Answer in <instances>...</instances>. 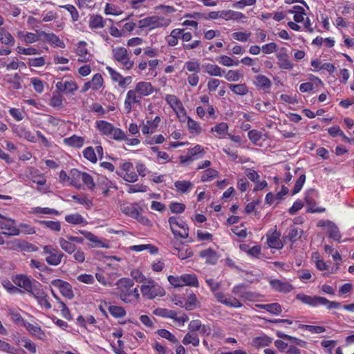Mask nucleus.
Wrapping results in <instances>:
<instances>
[{
  "label": "nucleus",
  "instance_id": "e433bc0d",
  "mask_svg": "<svg viewBox=\"0 0 354 354\" xmlns=\"http://www.w3.org/2000/svg\"><path fill=\"white\" fill-rule=\"evenodd\" d=\"M109 311L112 316L116 318L122 317L126 315V312L122 307L117 306H110Z\"/></svg>",
  "mask_w": 354,
  "mask_h": 354
},
{
  "label": "nucleus",
  "instance_id": "680f3d73",
  "mask_svg": "<svg viewBox=\"0 0 354 354\" xmlns=\"http://www.w3.org/2000/svg\"><path fill=\"white\" fill-rule=\"evenodd\" d=\"M3 284V286L10 293H21V294L24 293L23 290H21L18 287L13 286L9 281H5Z\"/></svg>",
  "mask_w": 354,
  "mask_h": 354
},
{
  "label": "nucleus",
  "instance_id": "f704fd0d",
  "mask_svg": "<svg viewBox=\"0 0 354 354\" xmlns=\"http://www.w3.org/2000/svg\"><path fill=\"white\" fill-rule=\"evenodd\" d=\"M86 43L85 41H80L78 43V46L76 49L77 54L80 56L83 57L82 59H79L80 62H87L88 61V59H86L85 56L88 54L87 48H86Z\"/></svg>",
  "mask_w": 354,
  "mask_h": 354
},
{
  "label": "nucleus",
  "instance_id": "864d4df0",
  "mask_svg": "<svg viewBox=\"0 0 354 354\" xmlns=\"http://www.w3.org/2000/svg\"><path fill=\"white\" fill-rule=\"evenodd\" d=\"M110 136L116 140H124L125 139L126 135L124 132L122 131L120 129L113 127Z\"/></svg>",
  "mask_w": 354,
  "mask_h": 354
},
{
  "label": "nucleus",
  "instance_id": "5701e85b",
  "mask_svg": "<svg viewBox=\"0 0 354 354\" xmlns=\"http://www.w3.org/2000/svg\"><path fill=\"white\" fill-rule=\"evenodd\" d=\"M28 292H30L37 300L44 297L47 295L41 288V285L37 281L33 282V286Z\"/></svg>",
  "mask_w": 354,
  "mask_h": 354
},
{
  "label": "nucleus",
  "instance_id": "6ab92c4d",
  "mask_svg": "<svg viewBox=\"0 0 354 354\" xmlns=\"http://www.w3.org/2000/svg\"><path fill=\"white\" fill-rule=\"evenodd\" d=\"M24 326L32 335L37 337L38 339H43L45 337L44 333L38 325L24 322Z\"/></svg>",
  "mask_w": 354,
  "mask_h": 354
},
{
  "label": "nucleus",
  "instance_id": "4c0bfd02",
  "mask_svg": "<svg viewBox=\"0 0 354 354\" xmlns=\"http://www.w3.org/2000/svg\"><path fill=\"white\" fill-rule=\"evenodd\" d=\"M77 177L82 179L85 185L90 188H93L95 186L93 178L88 174L84 172L77 171Z\"/></svg>",
  "mask_w": 354,
  "mask_h": 354
},
{
  "label": "nucleus",
  "instance_id": "774afa93",
  "mask_svg": "<svg viewBox=\"0 0 354 354\" xmlns=\"http://www.w3.org/2000/svg\"><path fill=\"white\" fill-rule=\"evenodd\" d=\"M261 137V133L257 130H252L248 132L249 139L254 143L260 140Z\"/></svg>",
  "mask_w": 354,
  "mask_h": 354
},
{
  "label": "nucleus",
  "instance_id": "ddd939ff",
  "mask_svg": "<svg viewBox=\"0 0 354 354\" xmlns=\"http://www.w3.org/2000/svg\"><path fill=\"white\" fill-rule=\"evenodd\" d=\"M39 35L40 36H43L42 39L44 41L50 43L59 48L65 47L64 41L53 33H46L44 31H40Z\"/></svg>",
  "mask_w": 354,
  "mask_h": 354
},
{
  "label": "nucleus",
  "instance_id": "49530a36",
  "mask_svg": "<svg viewBox=\"0 0 354 354\" xmlns=\"http://www.w3.org/2000/svg\"><path fill=\"white\" fill-rule=\"evenodd\" d=\"M81 233L84 236V237L86 239H87L90 241L94 243H95L94 246L96 247V246L102 245V247H104V245H102V241L100 240H99L98 238L95 235L92 234L91 232H86V231H82Z\"/></svg>",
  "mask_w": 354,
  "mask_h": 354
},
{
  "label": "nucleus",
  "instance_id": "0eeeda50",
  "mask_svg": "<svg viewBox=\"0 0 354 354\" xmlns=\"http://www.w3.org/2000/svg\"><path fill=\"white\" fill-rule=\"evenodd\" d=\"M0 230L1 234L8 236L19 235L20 232L15 226V221L0 214Z\"/></svg>",
  "mask_w": 354,
  "mask_h": 354
},
{
  "label": "nucleus",
  "instance_id": "72a5a7b5",
  "mask_svg": "<svg viewBox=\"0 0 354 354\" xmlns=\"http://www.w3.org/2000/svg\"><path fill=\"white\" fill-rule=\"evenodd\" d=\"M89 26L91 28H102L104 27V21L100 15L93 16L89 21Z\"/></svg>",
  "mask_w": 354,
  "mask_h": 354
},
{
  "label": "nucleus",
  "instance_id": "f03ea898",
  "mask_svg": "<svg viewBox=\"0 0 354 354\" xmlns=\"http://www.w3.org/2000/svg\"><path fill=\"white\" fill-rule=\"evenodd\" d=\"M296 298L304 304L316 306L317 305L326 306L328 309L338 308L340 307V303L337 301H330L325 297L314 296L311 297L304 294H298Z\"/></svg>",
  "mask_w": 354,
  "mask_h": 354
},
{
  "label": "nucleus",
  "instance_id": "1a4fd4ad",
  "mask_svg": "<svg viewBox=\"0 0 354 354\" xmlns=\"http://www.w3.org/2000/svg\"><path fill=\"white\" fill-rule=\"evenodd\" d=\"M51 283L55 287L59 289L60 292L64 297L70 299L73 298L74 294L72 290V287L68 282L64 281L61 279H55L52 281Z\"/></svg>",
  "mask_w": 354,
  "mask_h": 354
},
{
  "label": "nucleus",
  "instance_id": "4d7b16f0",
  "mask_svg": "<svg viewBox=\"0 0 354 354\" xmlns=\"http://www.w3.org/2000/svg\"><path fill=\"white\" fill-rule=\"evenodd\" d=\"M306 180V176L301 174L297 180L295 187L292 189V194H297L302 188Z\"/></svg>",
  "mask_w": 354,
  "mask_h": 354
},
{
  "label": "nucleus",
  "instance_id": "9b49d317",
  "mask_svg": "<svg viewBox=\"0 0 354 354\" xmlns=\"http://www.w3.org/2000/svg\"><path fill=\"white\" fill-rule=\"evenodd\" d=\"M270 285L274 290L283 293L289 292L293 289V286L290 283L279 279L270 280Z\"/></svg>",
  "mask_w": 354,
  "mask_h": 354
},
{
  "label": "nucleus",
  "instance_id": "69168bd1",
  "mask_svg": "<svg viewBox=\"0 0 354 354\" xmlns=\"http://www.w3.org/2000/svg\"><path fill=\"white\" fill-rule=\"evenodd\" d=\"M277 46L275 43L271 42L263 45L261 48L262 51L266 54H270L277 50Z\"/></svg>",
  "mask_w": 354,
  "mask_h": 354
},
{
  "label": "nucleus",
  "instance_id": "c03bdc74",
  "mask_svg": "<svg viewBox=\"0 0 354 354\" xmlns=\"http://www.w3.org/2000/svg\"><path fill=\"white\" fill-rule=\"evenodd\" d=\"M157 333L162 337L169 340L172 343H178V339L169 331L165 329L158 330Z\"/></svg>",
  "mask_w": 354,
  "mask_h": 354
},
{
  "label": "nucleus",
  "instance_id": "39448f33",
  "mask_svg": "<svg viewBox=\"0 0 354 354\" xmlns=\"http://www.w3.org/2000/svg\"><path fill=\"white\" fill-rule=\"evenodd\" d=\"M169 223L175 239L177 236L182 239H186L189 236V227L185 221H178L176 217L171 216L169 218Z\"/></svg>",
  "mask_w": 354,
  "mask_h": 354
},
{
  "label": "nucleus",
  "instance_id": "3c124183",
  "mask_svg": "<svg viewBox=\"0 0 354 354\" xmlns=\"http://www.w3.org/2000/svg\"><path fill=\"white\" fill-rule=\"evenodd\" d=\"M293 9L297 10L295 14L294 20L297 23L303 21L304 19V16L306 15L304 8L299 6H295L293 7Z\"/></svg>",
  "mask_w": 354,
  "mask_h": 354
},
{
  "label": "nucleus",
  "instance_id": "7ed1b4c3",
  "mask_svg": "<svg viewBox=\"0 0 354 354\" xmlns=\"http://www.w3.org/2000/svg\"><path fill=\"white\" fill-rule=\"evenodd\" d=\"M114 60L118 62L124 70L133 68L134 62L130 59L127 50L123 47H116L112 50Z\"/></svg>",
  "mask_w": 354,
  "mask_h": 354
},
{
  "label": "nucleus",
  "instance_id": "a19ab883",
  "mask_svg": "<svg viewBox=\"0 0 354 354\" xmlns=\"http://www.w3.org/2000/svg\"><path fill=\"white\" fill-rule=\"evenodd\" d=\"M83 154L84 158H86L88 160L91 161V162L95 163L97 162L96 154L92 147H86L84 150Z\"/></svg>",
  "mask_w": 354,
  "mask_h": 354
},
{
  "label": "nucleus",
  "instance_id": "393cba45",
  "mask_svg": "<svg viewBox=\"0 0 354 354\" xmlns=\"http://www.w3.org/2000/svg\"><path fill=\"white\" fill-rule=\"evenodd\" d=\"M254 84L262 89H269L272 85L271 81L263 75L256 76Z\"/></svg>",
  "mask_w": 354,
  "mask_h": 354
},
{
  "label": "nucleus",
  "instance_id": "4be33fe9",
  "mask_svg": "<svg viewBox=\"0 0 354 354\" xmlns=\"http://www.w3.org/2000/svg\"><path fill=\"white\" fill-rule=\"evenodd\" d=\"M58 241L61 248L66 252L72 254L76 250L75 245L73 244L71 241H68L67 238L65 239L61 237L58 239Z\"/></svg>",
  "mask_w": 354,
  "mask_h": 354
},
{
  "label": "nucleus",
  "instance_id": "37998d69",
  "mask_svg": "<svg viewBox=\"0 0 354 354\" xmlns=\"http://www.w3.org/2000/svg\"><path fill=\"white\" fill-rule=\"evenodd\" d=\"M218 176V171L214 169H207L204 171L201 176V180L203 182L209 181Z\"/></svg>",
  "mask_w": 354,
  "mask_h": 354
},
{
  "label": "nucleus",
  "instance_id": "5fc2aeb1",
  "mask_svg": "<svg viewBox=\"0 0 354 354\" xmlns=\"http://www.w3.org/2000/svg\"><path fill=\"white\" fill-rule=\"evenodd\" d=\"M45 227L54 230V231H59L61 230V225L59 221H41Z\"/></svg>",
  "mask_w": 354,
  "mask_h": 354
},
{
  "label": "nucleus",
  "instance_id": "a211bd4d",
  "mask_svg": "<svg viewBox=\"0 0 354 354\" xmlns=\"http://www.w3.org/2000/svg\"><path fill=\"white\" fill-rule=\"evenodd\" d=\"M96 128L103 135L110 136L113 131V126L106 121L100 120L96 122Z\"/></svg>",
  "mask_w": 354,
  "mask_h": 354
},
{
  "label": "nucleus",
  "instance_id": "cd10ccee",
  "mask_svg": "<svg viewBox=\"0 0 354 354\" xmlns=\"http://www.w3.org/2000/svg\"><path fill=\"white\" fill-rule=\"evenodd\" d=\"M174 185L177 191L180 193L185 194L191 188L194 187V185L187 180H178L175 182Z\"/></svg>",
  "mask_w": 354,
  "mask_h": 354
},
{
  "label": "nucleus",
  "instance_id": "6e6d98bb",
  "mask_svg": "<svg viewBox=\"0 0 354 354\" xmlns=\"http://www.w3.org/2000/svg\"><path fill=\"white\" fill-rule=\"evenodd\" d=\"M306 201L307 205L309 206L308 212H310L312 213H315V212L321 213V212H324L326 210L324 207L315 208V202L308 198H306Z\"/></svg>",
  "mask_w": 354,
  "mask_h": 354
},
{
  "label": "nucleus",
  "instance_id": "79ce46f5",
  "mask_svg": "<svg viewBox=\"0 0 354 354\" xmlns=\"http://www.w3.org/2000/svg\"><path fill=\"white\" fill-rule=\"evenodd\" d=\"M230 88L234 93L238 95H245L248 91L244 84H230Z\"/></svg>",
  "mask_w": 354,
  "mask_h": 354
},
{
  "label": "nucleus",
  "instance_id": "dca6fc26",
  "mask_svg": "<svg viewBox=\"0 0 354 354\" xmlns=\"http://www.w3.org/2000/svg\"><path fill=\"white\" fill-rule=\"evenodd\" d=\"M77 84L73 81L58 82L56 84V88L59 91L65 93H73L77 90Z\"/></svg>",
  "mask_w": 354,
  "mask_h": 354
},
{
  "label": "nucleus",
  "instance_id": "f3484780",
  "mask_svg": "<svg viewBox=\"0 0 354 354\" xmlns=\"http://www.w3.org/2000/svg\"><path fill=\"white\" fill-rule=\"evenodd\" d=\"M280 233L275 230L272 235L268 237L267 243L269 247L276 249H281L283 248V244L280 240Z\"/></svg>",
  "mask_w": 354,
  "mask_h": 354
},
{
  "label": "nucleus",
  "instance_id": "e2e57ef3",
  "mask_svg": "<svg viewBox=\"0 0 354 354\" xmlns=\"http://www.w3.org/2000/svg\"><path fill=\"white\" fill-rule=\"evenodd\" d=\"M221 63L226 66H237L239 64V61L234 62L232 58L227 55L221 56Z\"/></svg>",
  "mask_w": 354,
  "mask_h": 354
},
{
  "label": "nucleus",
  "instance_id": "c85d7f7f",
  "mask_svg": "<svg viewBox=\"0 0 354 354\" xmlns=\"http://www.w3.org/2000/svg\"><path fill=\"white\" fill-rule=\"evenodd\" d=\"M181 280L183 281V285L189 286L193 287L198 286V281L195 274H183L181 276Z\"/></svg>",
  "mask_w": 354,
  "mask_h": 354
},
{
  "label": "nucleus",
  "instance_id": "6e6552de",
  "mask_svg": "<svg viewBox=\"0 0 354 354\" xmlns=\"http://www.w3.org/2000/svg\"><path fill=\"white\" fill-rule=\"evenodd\" d=\"M133 91L137 93V95L142 100L143 97L150 95L154 91L153 86L149 82H138Z\"/></svg>",
  "mask_w": 354,
  "mask_h": 354
},
{
  "label": "nucleus",
  "instance_id": "c756f323",
  "mask_svg": "<svg viewBox=\"0 0 354 354\" xmlns=\"http://www.w3.org/2000/svg\"><path fill=\"white\" fill-rule=\"evenodd\" d=\"M203 67L205 70V72L212 76L221 77L222 75V69L217 65L207 64L203 65Z\"/></svg>",
  "mask_w": 354,
  "mask_h": 354
},
{
  "label": "nucleus",
  "instance_id": "bf43d9fd",
  "mask_svg": "<svg viewBox=\"0 0 354 354\" xmlns=\"http://www.w3.org/2000/svg\"><path fill=\"white\" fill-rule=\"evenodd\" d=\"M228 129V125L225 122H221L217 125H216L214 128L212 129V131H216L218 135L223 136L224 135Z\"/></svg>",
  "mask_w": 354,
  "mask_h": 354
},
{
  "label": "nucleus",
  "instance_id": "2f4dec72",
  "mask_svg": "<svg viewBox=\"0 0 354 354\" xmlns=\"http://www.w3.org/2000/svg\"><path fill=\"white\" fill-rule=\"evenodd\" d=\"M199 338L194 333H188L185 335L183 339V343L185 345L192 344L194 346H197L199 344Z\"/></svg>",
  "mask_w": 354,
  "mask_h": 354
},
{
  "label": "nucleus",
  "instance_id": "bb28decb",
  "mask_svg": "<svg viewBox=\"0 0 354 354\" xmlns=\"http://www.w3.org/2000/svg\"><path fill=\"white\" fill-rule=\"evenodd\" d=\"M153 282L152 281H149L147 285H143L141 287V292L142 295L147 299H153L156 294L153 291Z\"/></svg>",
  "mask_w": 354,
  "mask_h": 354
},
{
  "label": "nucleus",
  "instance_id": "a18cd8bd",
  "mask_svg": "<svg viewBox=\"0 0 354 354\" xmlns=\"http://www.w3.org/2000/svg\"><path fill=\"white\" fill-rule=\"evenodd\" d=\"M91 85H92V89L93 90H98L103 84V78L102 75L99 73L95 74L93 77L92 80L91 81Z\"/></svg>",
  "mask_w": 354,
  "mask_h": 354
},
{
  "label": "nucleus",
  "instance_id": "4468645a",
  "mask_svg": "<svg viewBox=\"0 0 354 354\" xmlns=\"http://www.w3.org/2000/svg\"><path fill=\"white\" fill-rule=\"evenodd\" d=\"M14 283L19 288H24L26 291L29 292L33 286V283L30 279L25 275L16 276Z\"/></svg>",
  "mask_w": 354,
  "mask_h": 354
},
{
  "label": "nucleus",
  "instance_id": "2eb2a0df",
  "mask_svg": "<svg viewBox=\"0 0 354 354\" xmlns=\"http://www.w3.org/2000/svg\"><path fill=\"white\" fill-rule=\"evenodd\" d=\"M199 255L201 257L205 259L207 263H210L212 265L216 264L218 259V256L216 252H215L212 248H208L201 251Z\"/></svg>",
  "mask_w": 354,
  "mask_h": 354
},
{
  "label": "nucleus",
  "instance_id": "7c9ffc66",
  "mask_svg": "<svg viewBox=\"0 0 354 354\" xmlns=\"http://www.w3.org/2000/svg\"><path fill=\"white\" fill-rule=\"evenodd\" d=\"M327 233L330 238L335 241H339L341 239V235L338 230L337 226L334 223H329L328 227L327 228Z\"/></svg>",
  "mask_w": 354,
  "mask_h": 354
},
{
  "label": "nucleus",
  "instance_id": "473e14b6",
  "mask_svg": "<svg viewBox=\"0 0 354 354\" xmlns=\"http://www.w3.org/2000/svg\"><path fill=\"white\" fill-rule=\"evenodd\" d=\"M122 209L125 214L136 219H139L140 216H141L138 209L133 205L123 206Z\"/></svg>",
  "mask_w": 354,
  "mask_h": 354
},
{
  "label": "nucleus",
  "instance_id": "c9c22d12",
  "mask_svg": "<svg viewBox=\"0 0 354 354\" xmlns=\"http://www.w3.org/2000/svg\"><path fill=\"white\" fill-rule=\"evenodd\" d=\"M0 41L2 44L9 46H13L15 44V39L11 34L6 31L0 32Z\"/></svg>",
  "mask_w": 354,
  "mask_h": 354
},
{
  "label": "nucleus",
  "instance_id": "f257e3e1",
  "mask_svg": "<svg viewBox=\"0 0 354 354\" xmlns=\"http://www.w3.org/2000/svg\"><path fill=\"white\" fill-rule=\"evenodd\" d=\"M133 281L130 279H121L118 283L120 298L126 303H133L139 299V293L133 287Z\"/></svg>",
  "mask_w": 354,
  "mask_h": 354
},
{
  "label": "nucleus",
  "instance_id": "de8ad7c7",
  "mask_svg": "<svg viewBox=\"0 0 354 354\" xmlns=\"http://www.w3.org/2000/svg\"><path fill=\"white\" fill-rule=\"evenodd\" d=\"M65 220L71 224H80L84 221L82 216L78 214L67 215Z\"/></svg>",
  "mask_w": 354,
  "mask_h": 354
},
{
  "label": "nucleus",
  "instance_id": "13d9d810",
  "mask_svg": "<svg viewBox=\"0 0 354 354\" xmlns=\"http://www.w3.org/2000/svg\"><path fill=\"white\" fill-rule=\"evenodd\" d=\"M147 191V186L142 184H137L135 185H129L127 192L133 194L136 192H145Z\"/></svg>",
  "mask_w": 354,
  "mask_h": 354
},
{
  "label": "nucleus",
  "instance_id": "aec40b11",
  "mask_svg": "<svg viewBox=\"0 0 354 354\" xmlns=\"http://www.w3.org/2000/svg\"><path fill=\"white\" fill-rule=\"evenodd\" d=\"M256 306L259 308L264 309L273 315H279L282 312L281 306L278 303H273L270 304H257Z\"/></svg>",
  "mask_w": 354,
  "mask_h": 354
},
{
  "label": "nucleus",
  "instance_id": "09e8293b",
  "mask_svg": "<svg viewBox=\"0 0 354 354\" xmlns=\"http://www.w3.org/2000/svg\"><path fill=\"white\" fill-rule=\"evenodd\" d=\"M299 327L303 329H306L311 333H322L326 331V328L323 326H310V325H305L300 324Z\"/></svg>",
  "mask_w": 354,
  "mask_h": 354
},
{
  "label": "nucleus",
  "instance_id": "a878e982",
  "mask_svg": "<svg viewBox=\"0 0 354 354\" xmlns=\"http://www.w3.org/2000/svg\"><path fill=\"white\" fill-rule=\"evenodd\" d=\"M153 313L159 317H168L171 319L176 318V312L166 308H158L153 310Z\"/></svg>",
  "mask_w": 354,
  "mask_h": 354
},
{
  "label": "nucleus",
  "instance_id": "ea45409f",
  "mask_svg": "<svg viewBox=\"0 0 354 354\" xmlns=\"http://www.w3.org/2000/svg\"><path fill=\"white\" fill-rule=\"evenodd\" d=\"M147 249H149L151 254H155L158 252V248L151 244L133 245L130 247V250L136 252H140Z\"/></svg>",
  "mask_w": 354,
  "mask_h": 354
},
{
  "label": "nucleus",
  "instance_id": "f8f14e48",
  "mask_svg": "<svg viewBox=\"0 0 354 354\" xmlns=\"http://www.w3.org/2000/svg\"><path fill=\"white\" fill-rule=\"evenodd\" d=\"M141 99L137 95L133 90H129L124 100V109L127 113H130L133 104H140Z\"/></svg>",
  "mask_w": 354,
  "mask_h": 354
},
{
  "label": "nucleus",
  "instance_id": "603ef678",
  "mask_svg": "<svg viewBox=\"0 0 354 354\" xmlns=\"http://www.w3.org/2000/svg\"><path fill=\"white\" fill-rule=\"evenodd\" d=\"M177 251V255L181 260L185 259L193 255L192 251L188 248H184V246H182L180 248H178Z\"/></svg>",
  "mask_w": 354,
  "mask_h": 354
},
{
  "label": "nucleus",
  "instance_id": "052dcab7",
  "mask_svg": "<svg viewBox=\"0 0 354 354\" xmlns=\"http://www.w3.org/2000/svg\"><path fill=\"white\" fill-rule=\"evenodd\" d=\"M169 209L173 213H181L185 209V205L180 203H172L169 205Z\"/></svg>",
  "mask_w": 354,
  "mask_h": 354
},
{
  "label": "nucleus",
  "instance_id": "423d86ee",
  "mask_svg": "<svg viewBox=\"0 0 354 354\" xmlns=\"http://www.w3.org/2000/svg\"><path fill=\"white\" fill-rule=\"evenodd\" d=\"M43 252L46 255V261L50 266H58L64 256L63 252L52 245H44Z\"/></svg>",
  "mask_w": 354,
  "mask_h": 354
},
{
  "label": "nucleus",
  "instance_id": "8fccbe9b",
  "mask_svg": "<svg viewBox=\"0 0 354 354\" xmlns=\"http://www.w3.org/2000/svg\"><path fill=\"white\" fill-rule=\"evenodd\" d=\"M185 68L189 72H194L198 73L200 71V64L198 61H189L185 64Z\"/></svg>",
  "mask_w": 354,
  "mask_h": 354
},
{
  "label": "nucleus",
  "instance_id": "9d476101",
  "mask_svg": "<svg viewBox=\"0 0 354 354\" xmlns=\"http://www.w3.org/2000/svg\"><path fill=\"white\" fill-rule=\"evenodd\" d=\"M214 297L217 301L224 305L233 308H239L242 304L235 297L225 298V295L221 292H215Z\"/></svg>",
  "mask_w": 354,
  "mask_h": 354
},
{
  "label": "nucleus",
  "instance_id": "20e7f679",
  "mask_svg": "<svg viewBox=\"0 0 354 354\" xmlns=\"http://www.w3.org/2000/svg\"><path fill=\"white\" fill-rule=\"evenodd\" d=\"M171 20L162 17L152 16L142 19L138 21V26L140 28H149L151 29L165 27L169 25Z\"/></svg>",
  "mask_w": 354,
  "mask_h": 354
},
{
  "label": "nucleus",
  "instance_id": "412c9836",
  "mask_svg": "<svg viewBox=\"0 0 354 354\" xmlns=\"http://www.w3.org/2000/svg\"><path fill=\"white\" fill-rule=\"evenodd\" d=\"M64 142L68 146L80 148L84 145V139L83 137L73 135L70 138H65Z\"/></svg>",
  "mask_w": 354,
  "mask_h": 354
},
{
  "label": "nucleus",
  "instance_id": "58836bf2",
  "mask_svg": "<svg viewBox=\"0 0 354 354\" xmlns=\"http://www.w3.org/2000/svg\"><path fill=\"white\" fill-rule=\"evenodd\" d=\"M279 66L281 68L283 69H292L293 66L291 64L290 61L288 59L286 55H279Z\"/></svg>",
  "mask_w": 354,
  "mask_h": 354
},
{
  "label": "nucleus",
  "instance_id": "338daca9",
  "mask_svg": "<svg viewBox=\"0 0 354 354\" xmlns=\"http://www.w3.org/2000/svg\"><path fill=\"white\" fill-rule=\"evenodd\" d=\"M225 77L228 81H238L241 77V75L236 71L230 70Z\"/></svg>",
  "mask_w": 354,
  "mask_h": 354
},
{
  "label": "nucleus",
  "instance_id": "0e129e2a",
  "mask_svg": "<svg viewBox=\"0 0 354 354\" xmlns=\"http://www.w3.org/2000/svg\"><path fill=\"white\" fill-rule=\"evenodd\" d=\"M43 36H40L39 32L38 34H35L32 32H28L25 36V41L26 43H33L39 39H42Z\"/></svg>",
  "mask_w": 354,
  "mask_h": 354
},
{
  "label": "nucleus",
  "instance_id": "b1692460",
  "mask_svg": "<svg viewBox=\"0 0 354 354\" xmlns=\"http://www.w3.org/2000/svg\"><path fill=\"white\" fill-rule=\"evenodd\" d=\"M272 342V339L267 335L257 337L252 342V346L260 348L268 346Z\"/></svg>",
  "mask_w": 354,
  "mask_h": 354
}]
</instances>
